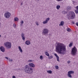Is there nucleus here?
<instances>
[{"label": "nucleus", "mask_w": 78, "mask_h": 78, "mask_svg": "<svg viewBox=\"0 0 78 78\" xmlns=\"http://www.w3.org/2000/svg\"><path fill=\"white\" fill-rule=\"evenodd\" d=\"M56 51L60 54H62L61 52L62 51H66V47L64 44L62 43H58L56 46L55 48Z\"/></svg>", "instance_id": "f257e3e1"}, {"label": "nucleus", "mask_w": 78, "mask_h": 78, "mask_svg": "<svg viewBox=\"0 0 78 78\" xmlns=\"http://www.w3.org/2000/svg\"><path fill=\"white\" fill-rule=\"evenodd\" d=\"M24 70L27 73L30 74L33 72V69L32 68L29 67L28 65H27L24 67Z\"/></svg>", "instance_id": "f03ea898"}, {"label": "nucleus", "mask_w": 78, "mask_h": 78, "mask_svg": "<svg viewBox=\"0 0 78 78\" xmlns=\"http://www.w3.org/2000/svg\"><path fill=\"white\" fill-rule=\"evenodd\" d=\"M69 16L71 19H74L76 18L75 12L72 11L69 12Z\"/></svg>", "instance_id": "7ed1b4c3"}, {"label": "nucleus", "mask_w": 78, "mask_h": 78, "mask_svg": "<svg viewBox=\"0 0 78 78\" xmlns=\"http://www.w3.org/2000/svg\"><path fill=\"white\" fill-rule=\"evenodd\" d=\"M77 52V48L76 47L74 46L73 48L71 50V54L72 55L75 56L76 55V53Z\"/></svg>", "instance_id": "20e7f679"}, {"label": "nucleus", "mask_w": 78, "mask_h": 78, "mask_svg": "<svg viewBox=\"0 0 78 78\" xmlns=\"http://www.w3.org/2000/svg\"><path fill=\"white\" fill-rule=\"evenodd\" d=\"M48 34V29L47 28L44 29L43 30L42 32L43 36H46V35H47Z\"/></svg>", "instance_id": "39448f33"}, {"label": "nucleus", "mask_w": 78, "mask_h": 78, "mask_svg": "<svg viewBox=\"0 0 78 78\" xmlns=\"http://www.w3.org/2000/svg\"><path fill=\"white\" fill-rule=\"evenodd\" d=\"M5 47L7 48H11V43L9 42H7L4 44Z\"/></svg>", "instance_id": "423d86ee"}, {"label": "nucleus", "mask_w": 78, "mask_h": 78, "mask_svg": "<svg viewBox=\"0 0 78 78\" xmlns=\"http://www.w3.org/2000/svg\"><path fill=\"white\" fill-rule=\"evenodd\" d=\"M75 72L73 71H70L68 72V75L67 76L68 77H69V78H72V76L71 74H74Z\"/></svg>", "instance_id": "0eeeda50"}, {"label": "nucleus", "mask_w": 78, "mask_h": 78, "mask_svg": "<svg viewBox=\"0 0 78 78\" xmlns=\"http://www.w3.org/2000/svg\"><path fill=\"white\" fill-rule=\"evenodd\" d=\"M11 14L9 12H6L5 14V16L7 19H8L10 17Z\"/></svg>", "instance_id": "6e6552de"}, {"label": "nucleus", "mask_w": 78, "mask_h": 78, "mask_svg": "<svg viewBox=\"0 0 78 78\" xmlns=\"http://www.w3.org/2000/svg\"><path fill=\"white\" fill-rule=\"evenodd\" d=\"M0 49L2 52H4L5 51V48L4 47L1 46L0 47Z\"/></svg>", "instance_id": "1a4fd4ad"}, {"label": "nucleus", "mask_w": 78, "mask_h": 78, "mask_svg": "<svg viewBox=\"0 0 78 78\" xmlns=\"http://www.w3.org/2000/svg\"><path fill=\"white\" fill-rule=\"evenodd\" d=\"M21 36L22 37V39L23 41H24L25 40V34L22 33L21 34Z\"/></svg>", "instance_id": "9d476101"}, {"label": "nucleus", "mask_w": 78, "mask_h": 78, "mask_svg": "<svg viewBox=\"0 0 78 78\" xmlns=\"http://www.w3.org/2000/svg\"><path fill=\"white\" fill-rule=\"evenodd\" d=\"M29 66H30V67H33V68H34L35 67V65L33 63H29Z\"/></svg>", "instance_id": "9b49d317"}, {"label": "nucleus", "mask_w": 78, "mask_h": 78, "mask_svg": "<svg viewBox=\"0 0 78 78\" xmlns=\"http://www.w3.org/2000/svg\"><path fill=\"white\" fill-rule=\"evenodd\" d=\"M54 55L56 57L57 61H59V56L58 55H57V54L55 53L54 54Z\"/></svg>", "instance_id": "f8f14e48"}, {"label": "nucleus", "mask_w": 78, "mask_h": 78, "mask_svg": "<svg viewBox=\"0 0 78 78\" xmlns=\"http://www.w3.org/2000/svg\"><path fill=\"white\" fill-rule=\"evenodd\" d=\"M25 44H26V45H30V44H31V42L29 41H27L25 42Z\"/></svg>", "instance_id": "ddd939ff"}, {"label": "nucleus", "mask_w": 78, "mask_h": 78, "mask_svg": "<svg viewBox=\"0 0 78 78\" xmlns=\"http://www.w3.org/2000/svg\"><path fill=\"white\" fill-rule=\"evenodd\" d=\"M64 24V21H62L60 22V23L59 24V26H63Z\"/></svg>", "instance_id": "4468645a"}, {"label": "nucleus", "mask_w": 78, "mask_h": 78, "mask_svg": "<svg viewBox=\"0 0 78 78\" xmlns=\"http://www.w3.org/2000/svg\"><path fill=\"white\" fill-rule=\"evenodd\" d=\"M18 48L21 53H22L23 52V51L22 50V48H21V47L20 46H19L18 47Z\"/></svg>", "instance_id": "2eb2a0df"}, {"label": "nucleus", "mask_w": 78, "mask_h": 78, "mask_svg": "<svg viewBox=\"0 0 78 78\" xmlns=\"http://www.w3.org/2000/svg\"><path fill=\"white\" fill-rule=\"evenodd\" d=\"M45 55L47 56H50V54L48 53V52L47 51H45Z\"/></svg>", "instance_id": "dca6fc26"}, {"label": "nucleus", "mask_w": 78, "mask_h": 78, "mask_svg": "<svg viewBox=\"0 0 78 78\" xmlns=\"http://www.w3.org/2000/svg\"><path fill=\"white\" fill-rule=\"evenodd\" d=\"M56 9H57L58 10V9H59V8H61V6L59 5H58L56 6Z\"/></svg>", "instance_id": "f3484780"}, {"label": "nucleus", "mask_w": 78, "mask_h": 78, "mask_svg": "<svg viewBox=\"0 0 78 78\" xmlns=\"http://www.w3.org/2000/svg\"><path fill=\"white\" fill-rule=\"evenodd\" d=\"M18 20H19V19H18V18L17 17L15 18L14 19V21L15 22H16V21H18Z\"/></svg>", "instance_id": "a211bd4d"}, {"label": "nucleus", "mask_w": 78, "mask_h": 78, "mask_svg": "<svg viewBox=\"0 0 78 78\" xmlns=\"http://www.w3.org/2000/svg\"><path fill=\"white\" fill-rule=\"evenodd\" d=\"M8 61H9V62H12L13 61V60L12 59H10V58H8Z\"/></svg>", "instance_id": "6ab92c4d"}, {"label": "nucleus", "mask_w": 78, "mask_h": 78, "mask_svg": "<svg viewBox=\"0 0 78 78\" xmlns=\"http://www.w3.org/2000/svg\"><path fill=\"white\" fill-rule=\"evenodd\" d=\"M47 72L48 73L51 74V73H52V71L51 70H49L47 71Z\"/></svg>", "instance_id": "aec40b11"}, {"label": "nucleus", "mask_w": 78, "mask_h": 78, "mask_svg": "<svg viewBox=\"0 0 78 78\" xmlns=\"http://www.w3.org/2000/svg\"><path fill=\"white\" fill-rule=\"evenodd\" d=\"M50 18L49 17L47 18L46 19V21H47L48 23V22L50 20Z\"/></svg>", "instance_id": "412c9836"}, {"label": "nucleus", "mask_w": 78, "mask_h": 78, "mask_svg": "<svg viewBox=\"0 0 78 78\" xmlns=\"http://www.w3.org/2000/svg\"><path fill=\"white\" fill-rule=\"evenodd\" d=\"M72 45H73V43H71L69 44V47H71Z\"/></svg>", "instance_id": "4be33fe9"}, {"label": "nucleus", "mask_w": 78, "mask_h": 78, "mask_svg": "<svg viewBox=\"0 0 78 78\" xmlns=\"http://www.w3.org/2000/svg\"><path fill=\"white\" fill-rule=\"evenodd\" d=\"M53 58V56L52 55H51L50 56H49L48 58L49 59H52Z\"/></svg>", "instance_id": "5701e85b"}, {"label": "nucleus", "mask_w": 78, "mask_h": 78, "mask_svg": "<svg viewBox=\"0 0 78 78\" xmlns=\"http://www.w3.org/2000/svg\"><path fill=\"white\" fill-rule=\"evenodd\" d=\"M48 23V22L46 20L43 22V24H46V23Z\"/></svg>", "instance_id": "b1692460"}, {"label": "nucleus", "mask_w": 78, "mask_h": 78, "mask_svg": "<svg viewBox=\"0 0 78 78\" xmlns=\"http://www.w3.org/2000/svg\"><path fill=\"white\" fill-rule=\"evenodd\" d=\"M40 59H41V60H42V59H43V56H42V55L40 56Z\"/></svg>", "instance_id": "393cba45"}, {"label": "nucleus", "mask_w": 78, "mask_h": 78, "mask_svg": "<svg viewBox=\"0 0 78 78\" xmlns=\"http://www.w3.org/2000/svg\"><path fill=\"white\" fill-rule=\"evenodd\" d=\"M75 12H76V14H78V10L77 9L75 10Z\"/></svg>", "instance_id": "a878e982"}, {"label": "nucleus", "mask_w": 78, "mask_h": 78, "mask_svg": "<svg viewBox=\"0 0 78 78\" xmlns=\"http://www.w3.org/2000/svg\"><path fill=\"white\" fill-rule=\"evenodd\" d=\"M67 30L68 32H70V28H68Z\"/></svg>", "instance_id": "bb28decb"}, {"label": "nucleus", "mask_w": 78, "mask_h": 78, "mask_svg": "<svg viewBox=\"0 0 78 78\" xmlns=\"http://www.w3.org/2000/svg\"><path fill=\"white\" fill-rule=\"evenodd\" d=\"M55 67L56 69H59V66H55Z\"/></svg>", "instance_id": "cd10ccee"}, {"label": "nucleus", "mask_w": 78, "mask_h": 78, "mask_svg": "<svg viewBox=\"0 0 78 78\" xmlns=\"http://www.w3.org/2000/svg\"><path fill=\"white\" fill-rule=\"evenodd\" d=\"M35 23H36V25H37V26H38V25H39V23H38V22H37V21H36L35 22Z\"/></svg>", "instance_id": "c85d7f7f"}, {"label": "nucleus", "mask_w": 78, "mask_h": 78, "mask_svg": "<svg viewBox=\"0 0 78 78\" xmlns=\"http://www.w3.org/2000/svg\"><path fill=\"white\" fill-rule=\"evenodd\" d=\"M13 27L14 28H16V25L15 23L13 24Z\"/></svg>", "instance_id": "c756f323"}, {"label": "nucleus", "mask_w": 78, "mask_h": 78, "mask_svg": "<svg viewBox=\"0 0 78 78\" xmlns=\"http://www.w3.org/2000/svg\"><path fill=\"white\" fill-rule=\"evenodd\" d=\"M63 0H57V2H61V1H62Z\"/></svg>", "instance_id": "7c9ffc66"}, {"label": "nucleus", "mask_w": 78, "mask_h": 78, "mask_svg": "<svg viewBox=\"0 0 78 78\" xmlns=\"http://www.w3.org/2000/svg\"><path fill=\"white\" fill-rule=\"evenodd\" d=\"M21 24H23V20L21 21Z\"/></svg>", "instance_id": "2f4dec72"}, {"label": "nucleus", "mask_w": 78, "mask_h": 78, "mask_svg": "<svg viewBox=\"0 0 78 78\" xmlns=\"http://www.w3.org/2000/svg\"><path fill=\"white\" fill-rule=\"evenodd\" d=\"M28 62H32V60H28Z\"/></svg>", "instance_id": "473e14b6"}, {"label": "nucleus", "mask_w": 78, "mask_h": 78, "mask_svg": "<svg viewBox=\"0 0 78 78\" xmlns=\"http://www.w3.org/2000/svg\"><path fill=\"white\" fill-rule=\"evenodd\" d=\"M62 14H65V11H62Z\"/></svg>", "instance_id": "72a5a7b5"}, {"label": "nucleus", "mask_w": 78, "mask_h": 78, "mask_svg": "<svg viewBox=\"0 0 78 78\" xmlns=\"http://www.w3.org/2000/svg\"><path fill=\"white\" fill-rule=\"evenodd\" d=\"M70 63V62L69 61H67V63L68 64H69V63Z\"/></svg>", "instance_id": "f704fd0d"}, {"label": "nucleus", "mask_w": 78, "mask_h": 78, "mask_svg": "<svg viewBox=\"0 0 78 78\" xmlns=\"http://www.w3.org/2000/svg\"><path fill=\"white\" fill-rule=\"evenodd\" d=\"M76 26H77L78 27V23H76Z\"/></svg>", "instance_id": "c9c22d12"}, {"label": "nucleus", "mask_w": 78, "mask_h": 78, "mask_svg": "<svg viewBox=\"0 0 78 78\" xmlns=\"http://www.w3.org/2000/svg\"><path fill=\"white\" fill-rule=\"evenodd\" d=\"M5 59H7V60H8V58H8V57H5Z\"/></svg>", "instance_id": "e433bc0d"}, {"label": "nucleus", "mask_w": 78, "mask_h": 78, "mask_svg": "<svg viewBox=\"0 0 78 78\" xmlns=\"http://www.w3.org/2000/svg\"><path fill=\"white\" fill-rule=\"evenodd\" d=\"M12 78H16V76H13L12 77Z\"/></svg>", "instance_id": "4c0bfd02"}, {"label": "nucleus", "mask_w": 78, "mask_h": 78, "mask_svg": "<svg viewBox=\"0 0 78 78\" xmlns=\"http://www.w3.org/2000/svg\"><path fill=\"white\" fill-rule=\"evenodd\" d=\"M76 9H77V10H78V6H77L76 7Z\"/></svg>", "instance_id": "58836bf2"}, {"label": "nucleus", "mask_w": 78, "mask_h": 78, "mask_svg": "<svg viewBox=\"0 0 78 78\" xmlns=\"http://www.w3.org/2000/svg\"><path fill=\"white\" fill-rule=\"evenodd\" d=\"M72 23L73 24H75V22H74L73 21L72 22Z\"/></svg>", "instance_id": "ea45409f"}, {"label": "nucleus", "mask_w": 78, "mask_h": 78, "mask_svg": "<svg viewBox=\"0 0 78 78\" xmlns=\"http://www.w3.org/2000/svg\"><path fill=\"white\" fill-rule=\"evenodd\" d=\"M22 5H23V3L22 2L21 3V5L22 6Z\"/></svg>", "instance_id": "a19ab883"}, {"label": "nucleus", "mask_w": 78, "mask_h": 78, "mask_svg": "<svg viewBox=\"0 0 78 78\" xmlns=\"http://www.w3.org/2000/svg\"><path fill=\"white\" fill-rule=\"evenodd\" d=\"M1 37V35H0V37Z\"/></svg>", "instance_id": "79ce46f5"}]
</instances>
